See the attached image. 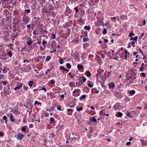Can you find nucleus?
Returning <instances> with one entry per match:
<instances>
[{"instance_id": "obj_49", "label": "nucleus", "mask_w": 147, "mask_h": 147, "mask_svg": "<svg viewBox=\"0 0 147 147\" xmlns=\"http://www.w3.org/2000/svg\"><path fill=\"white\" fill-rule=\"evenodd\" d=\"M141 75L143 77H145L146 76V74L144 73H142L141 74Z\"/></svg>"}, {"instance_id": "obj_27", "label": "nucleus", "mask_w": 147, "mask_h": 147, "mask_svg": "<svg viewBox=\"0 0 147 147\" xmlns=\"http://www.w3.org/2000/svg\"><path fill=\"white\" fill-rule=\"evenodd\" d=\"M74 9L76 11H75L76 13L77 14L78 13V11H79L78 9L76 7H75L74 8Z\"/></svg>"}, {"instance_id": "obj_62", "label": "nucleus", "mask_w": 147, "mask_h": 147, "mask_svg": "<svg viewBox=\"0 0 147 147\" xmlns=\"http://www.w3.org/2000/svg\"><path fill=\"white\" fill-rule=\"evenodd\" d=\"M57 109H58V110H61V108H60V107L59 106H58V107H57Z\"/></svg>"}, {"instance_id": "obj_60", "label": "nucleus", "mask_w": 147, "mask_h": 147, "mask_svg": "<svg viewBox=\"0 0 147 147\" xmlns=\"http://www.w3.org/2000/svg\"><path fill=\"white\" fill-rule=\"evenodd\" d=\"M141 142L142 143V145H144V142L145 141H144V140H141Z\"/></svg>"}, {"instance_id": "obj_33", "label": "nucleus", "mask_w": 147, "mask_h": 147, "mask_svg": "<svg viewBox=\"0 0 147 147\" xmlns=\"http://www.w3.org/2000/svg\"><path fill=\"white\" fill-rule=\"evenodd\" d=\"M127 116H129V117H132V115L129 113H127Z\"/></svg>"}, {"instance_id": "obj_23", "label": "nucleus", "mask_w": 147, "mask_h": 147, "mask_svg": "<svg viewBox=\"0 0 147 147\" xmlns=\"http://www.w3.org/2000/svg\"><path fill=\"white\" fill-rule=\"evenodd\" d=\"M103 30H104L103 32V33L104 34H105L107 32V30L106 28H104Z\"/></svg>"}, {"instance_id": "obj_53", "label": "nucleus", "mask_w": 147, "mask_h": 147, "mask_svg": "<svg viewBox=\"0 0 147 147\" xmlns=\"http://www.w3.org/2000/svg\"><path fill=\"white\" fill-rule=\"evenodd\" d=\"M143 68H144V67H142L140 68V70L141 71H144Z\"/></svg>"}, {"instance_id": "obj_6", "label": "nucleus", "mask_w": 147, "mask_h": 147, "mask_svg": "<svg viewBox=\"0 0 147 147\" xmlns=\"http://www.w3.org/2000/svg\"><path fill=\"white\" fill-rule=\"evenodd\" d=\"M104 72V71L103 70H102L100 69H98V73L100 75L102 74Z\"/></svg>"}, {"instance_id": "obj_25", "label": "nucleus", "mask_w": 147, "mask_h": 147, "mask_svg": "<svg viewBox=\"0 0 147 147\" xmlns=\"http://www.w3.org/2000/svg\"><path fill=\"white\" fill-rule=\"evenodd\" d=\"M88 40V38H84L83 39V41L84 42H85Z\"/></svg>"}, {"instance_id": "obj_55", "label": "nucleus", "mask_w": 147, "mask_h": 147, "mask_svg": "<svg viewBox=\"0 0 147 147\" xmlns=\"http://www.w3.org/2000/svg\"><path fill=\"white\" fill-rule=\"evenodd\" d=\"M27 27L28 28H31V26L30 24H29L27 25Z\"/></svg>"}, {"instance_id": "obj_54", "label": "nucleus", "mask_w": 147, "mask_h": 147, "mask_svg": "<svg viewBox=\"0 0 147 147\" xmlns=\"http://www.w3.org/2000/svg\"><path fill=\"white\" fill-rule=\"evenodd\" d=\"M147 144V142L146 141H145L144 142V145H142L143 146H146Z\"/></svg>"}, {"instance_id": "obj_50", "label": "nucleus", "mask_w": 147, "mask_h": 147, "mask_svg": "<svg viewBox=\"0 0 147 147\" xmlns=\"http://www.w3.org/2000/svg\"><path fill=\"white\" fill-rule=\"evenodd\" d=\"M86 80V78L85 77L83 78L82 80L84 82H85Z\"/></svg>"}, {"instance_id": "obj_10", "label": "nucleus", "mask_w": 147, "mask_h": 147, "mask_svg": "<svg viewBox=\"0 0 147 147\" xmlns=\"http://www.w3.org/2000/svg\"><path fill=\"white\" fill-rule=\"evenodd\" d=\"M77 68L78 69L80 70L83 68V66L81 65L78 64L77 65Z\"/></svg>"}, {"instance_id": "obj_15", "label": "nucleus", "mask_w": 147, "mask_h": 147, "mask_svg": "<svg viewBox=\"0 0 147 147\" xmlns=\"http://www.w3.org/2000/svg\"><path fill=\"white\" fill-rule=\"evenodd\" d=\"M71 103L72 104V105H70V107L71 108L74 107L75 105V103H74L73 102H71Z\"/></svg>"}, {"instance_id": "obj_43", "label": "nucleus", "mask_w": 147, "mask_h": 147, "mask_svg": "<svg viewBox=\"0 0 147 147\" xmlns=\"http://www.w3.org/2000/svg\"><path fill=\"white\" fill-rule=\"evenodd\" d=\"M25 128L24 127H22L21 128V130L23 131H24L25 130Z\"/></svg>"}, {"instance_id": "obj_35", "label": "nucleus", "mask_w": 147, "mask_h": 147, "mask_svg": "<svg viewBox=\"0 0 147 147\" xmlns=\"http://www.w3.org/2000/svg\"><path fill=\"white\" fill-rule=\"evenodd\" d=\"M2 71H3V73L7 72V71L5 67L3 69Z\"/></svg>"}, {"instance_id": "obj_26", "label": "nucleus", "mask_w": 147, "mask_h": 147, "mask_svg": "<svg viewBox=\"0 0 147 147\" xmlns=\"http://www.w3.org/2000/svg\"><path fill=\"white\" fill-rule=\"evenodd\" d=\"M117 114L118 116L119 117H121L122 115V114L120 112H118Z\"/></svg>"}, {"instance_id": "obj_42", "label": "nucleus", "mask_w": 147, "mask_h": 147, "mask_svg": "<svg viewBox=\"0 0 147 147\" xmlns=\"http://www.w3.org/2000/svg\"><path fill=\"white\" fill-rule=\"evenodd\" d=\"M3 78V75L1 74H0V79H2Z\"/></svg>"}, {"instance_id": "obj_47", "label": "nucleus", "mask_w": 147, "mask_h": 147, "mask_svg": "<svg viewBox=\"0 0 147 147\" xmlns=\"http://www.w3.org/2000/svg\"><path fill=\"white\" fill-rule=\"evenodd\" d=\"M33 127V125L32 124H30L29 125V127L30 128H32Z\"/></svg>"}, {"instance_id": "obj_56", "label": "nucleus", "mask_w": 147, "mask_h": 147, "mask_svg": "<svg viewBox=\"0 0 147 147\" xmlns=\"http://www.w3.org/2000/svg\"><path fill=\"white\" fill-rule=\"evenodd\" d=\"M101 56L103 58H104L105 57V55L103 54H102L101 55Z\"/></svg>"}, {"instance_id": "obj_41", "label": "nucleus", "mask_w": 147, "mask_h": 147, "mask_svg": "<svg viewBox=\"0 0 147 147\" xmlns=\"http://www.w3.org/2000/svg\"><path fill=\"white\" fill-rule=\"evenodd\" d=\"M3 119L5 120H7V117L5 116H4L3 118Z\"/></svg>"}, {"instance_id": "obj_28", "label": "nucleus", "mask_w": 147, "mask_h": 147, "mask_svg": "<svg viewBox=\"0 0 147 147\" xmlns=\"http://www.w3.org/2000/svg\"><path fill=\"white\" fill-rule=\"evenodd\" d=\"M50 121L51 123H53L55 121V119L51 117L50 118Z\"/></svg>"}, {"instance_id": "obj_2", "label": "nucleus", "mask_w": 147, "mask_h": 147, "mask_svg": "<svg viewBox=\"0 0 147 147\" xmlns=\"http://www.w3.org/2000/svg\"><path fill=\"white\" fill-rule=\"evenodd\" d=\"M22 20L25 24H27L29 22L30 19L28 16H25L23 17Z\"/></svg>"}, {"instance_id": "obj_38", "label": "nucleus", "mask_w": 147, "mask_h": 147, "mask_svg": "<svg viewBox=\"0 0 147 147\" xmlns=\"http://www.w3.org/2000/svg\"><path fill=\"white\" fill-rule=\"evenodd\" d=\"M138 36H135L134 38V40L136 41H137L138 40Z\"/></svg>"}, {"instance_id": "obj_12", "label": "nucleus", "mask_w": 147, "mask_h": 147, "mask_svg": "<svg viewBox=\"0 0 147 147\" xmlns=\"http://www.w3.org/2000/svg\"><path fill=\"white\" fill-rule=\"evenodd\" d=\"M135 43L134 41H132V42H129V44L131 45L133 47H134L135 46Z\"/></svg>"}, {"instance_id": "obj_18", "label": "nucleus", "mask_w": 147, "mask_h": 147, "mask_svg": "<svg viewBox=\"0 0 147 147\" xmlns=\"http://www.w3.org/2000/svg\"><path fill=\"white\" fill-rule=\"evenodd\" d=\"M129 93L130 94H134L135 93V91L134 90H131L129 92Z\"/></svg>"}, {"instance_id": "obj_40", "label": "nucleus", "mask_w": 147, "mask_h": 147, "mask_svg": "<svg viewBox=\"0 0 147 147\" xmlns=\"http://www.w3.org/2000/svg\"><path fill=\"white\" fill-rule=\"evenodd\" d=\"M8 53L9 55V56L10 57H11L12 56V54L11 52H8Z\"/></svg>"}, {"instance_id": "obj_36", "label": "nucleus", "mask_w": 147, "mask_h": 147, "mask_svg": "<svg viewBox=\"0 0 147 147\" xmlns=\"http://www.w3.org/2000/svg\"><path fill=\"white\" fill-rule=\"evenodd\" d=\"M59 69H63L64 70L65 67L63 66H60L59 67Z\"/></svg>"}, {"instance_id": "obj_13", "label": "nucleus", "mask_w": 147, "mask_h": 147, "mask_svg": "<svg viewBox=\"0 0 147 147\" xmlns=\"http://www.w3.org/2000/svg\"><path fill=\"white\" fill-rule=\"evenodd\" d=\"M51 57L50 56L48 55L47 56V58L45 59V61H49L50 59L51 58Z\"/></svg>"}, {"instance_id": "obj_24", "label": "nucleus", "mask_w": 147, "mask_h": 147, "mask_svg": "<svg viewBox=\"0 0 147 147\" xmlns=\"http://www.w3.org/2000/svg\"><path fill=\"white\" fill-rule=\"evenodd\" d=\"M83 108L82 107H80V108L77 107L76 109L77 111H80L82 110Z\"/></svg>"}, {"instance_id": "obj_4", "label": "nucleus", "mask_w": 147, "mask_h": 147, "mask_svg": "<svg viewBox=\"0 0 147 147\" xmlns=\"http://www.w3.org/2000/svg\"><path fill=\"white\" fill-rule=\"evenodd\" d=\"M28 39L29 40L27 41H26V42L28 45H31L32 43V40L31 38H29Z\"/></svg>"}, {"instance_id": "obj_37", "label": "nucleus", "mask_w": 147, "mask_h": 147, "mask_svg": "<svg viewBox=\"0 0 147 147\" xmlns=\"http://www.w3.org/2000/svg\"><path fill=\"white\" fill-rule=\"evenodd\" d=\"M130 78L132 79V77L131 76L128 77V78L126 79V80H127V81L129 80Z\"/></svg>"}, {"instance_id": "obj_29", "label": "nucleus", "mask_w": 147, "mask_h": 147, "mask_svg": "<svg viewBox=\"0 0 147 147\" xmlns=\"http://www.w3.org/2000/svg\"><path fill=\"white\" fill-rule=\"evenodd\" d=\"M74 84H73V82H70L69 84V86L71 87L73 86Z\"/></svg>"}, {"instance_id": "obj_30", "label": "nucleus", "mask_w": 147, "mask_h": 147, "mask_svg": "<svg viewBox=\"0 0 147 147\" xmlns=\"http://www.w3.org/2000/svg\"><path fill=\"white\" fill-rule=\"evenodd\" d=\"M134 34L132 32H131L130 33L129 35V37H131L132 36H134Z\"/></svg>"}, {"instance_id": "obj_32", "label": "nucleus", "mask_w": 147, "mask_h": 147, "mask_svg": "<svg viewBox=\"0 0 147 147\" xmlns=\"http://www.w3.org/2000/svg\"><path fill=\"white\" fill-rule=\"evenodd\" d=\"M59 63L60 64H62L63 62V60L61 58V59L59 61Z\"/></svg>"}, {"instance_id": "obj_1", "label": "nucleus", "mask_w": 147, "mask_h": 147, "mask_svg": "<svg viewBox=\"0 0 147 147\" xmlns=\"http://www.w3.org/2000/svg\"><path fill=\"white\" fill-rule=\"evenodd\" d=\"M24 137V136L22 134L20 133H18L16 135V134L15 136V137H16L18 140H21Z\"/></svg>"}, {"instance_id": "obj_9", "label": "nucleus", "mask_w": 147, "mask_h": 147, "mask_svg": "<svg viewBox=\"0 0 147 147\" xmlns=\"http://www.w3.org/2000/svg\"><path fill=\"white\" fill-rule=\"evenodd\" d=\"M109 73L108 72H107L106 73H105L104 76L105 78H107L109 76Z\"/></svg>"}, {"instance_id": "obj_22", "label": "nucleus", "mask_w": 147, "mask_h": 147, "mask_svg": "<svg viewBox=\"0 0 147 147\" xmlns=\"http://www.w3.org/2000/svg\"><path fill=\"white\" fill-rule=\"evenodd\" d=\"M66 65L67 67L68 68V69H70L71 67V65L69 63H66Z\"/></svg>"}, {"instance_id": "obj_45", "label": "nucleus", "mask_w": 147, "mask_h": 147, "mask_svg": "<svg viewBox=\"0 0 147 147\" xmlns=\"http://www.w3.org/2000/svg\"><path fill=\"white\" fill-rule=\"evenodd\" d=\"M139 50L140 52L142 54V55H144V53H143V51L140 49H139Z\"/></svg>"}, {"instance_id": "obj_57", "label": "nucleus", "mask_w": 147, "mask_h": 147, "mask_svg": "<svg viewBox=\"0 0 147 147\" xmlns=\"http://www.w3.org/2000/svg\"><path fill=\"white\" fill-rule=\"evenodd\" d=\"M2 83L4 85H5L6 84V83H7L6 82H5V81H3V82H2Z\"/></svg>"}, {"instance_id": "obj_48", "label": "nucleus", "mask_w": 147, "mask_h": 147, "mask_svg": "<svg viewBox=\"0 0 147 147\" xmlns=\"http://www.w3.org/2000/svg\"><path fill=\"white\" fill-rule=\"evenodd\" d=\"M41 90H44L45 91V92H46V91H47L46 89L45 88H42V89H41Z\"/></svg>"}, {"instance_id": "obj_3", "label": "nucleus", "mask_w": 147, "mask_h": 147, "mask_svg": "<svg viewBox=\"0 0 147 147\" xmlns=\"http://www.w3.org/2000/svg\"><path fill=\"white\" fill-rule=\"evenodd\" d=\"M109 86L110 88H114L115 87V84L113 82H111L109 84Z\"/></svg>"}, {"instance_id": "obj_58", "label": "nucleus", "mask_w": 147, "mask_h": 147, "mask_svg": "<svg viewBox=\"0 0 147 147\" xmlns=\"http://www.w3.org/2000/svg\"><path fill=\"white\" fill-rule=\"evenodd\" d=\"M133 139V138L132 137H131L129 139V140L130 141H131Z\"/></svg>"}, {"instance_id": "obj_16", "label": "nucleus", "mask_w": 147, "mask_h": 147, "mask_svg": "<svg viewBox=\"0 0 147 147\" xmlns=\"http://www.w3.org/2000/svg\"><path fill=\"white\" fill-rule=\"evenodd\" d=\"M84 29L85 30H89L90 29V27L89 26H85L84 27Z\"/></svg>"}, {"instance_id": "obj_11", "label": "nucleus", "mask_w": 147, "mask_h": 147, "mask_svg": "<svg viewBox=\"0 0 147 147\" xmlns=\"http://www.w3.org/2000/svg\"><path fill=\"white\" fill-rule=\"evenodd\" d=\"M33 82L32 81H30L28 83V85L30 87H31L32 86V84H33Z\"/></svg>"}, {"instance_id": "obj_8", "label": "nucleus", "mask_w": 147, "mask_h": 147, "mask_svg": "<svg viewBox=\"0 0 147 147\" xmlns=\"http://www.w3.org/2000/svg\"><path fill=\"white\" fill-rule=\"evenodd\" d=\"M119 103H117L115 105H114V108L116 110H117L119 109L118 107H119Z\"/></svg>"}, {"instance_id": "obj_39", "label": "nucleus", "mask_w": 147, "mask_h": 147, "mask_svg": "<svg viewBox=\"0 0 147 147\" xmlns=\"http://www.w3.org/2000/svg\"><path fill=\"white\" fill-rule=\"evenodd\" d=\"M56 36L55 34H53L52 35V38L53 39H54L55 38Z\"/></svg>"}, {"instance_id": "obj_52", "label": "nucleus", "mask_w": 147, "mask_h": 147, "mask_svg": "<svg viewBox=\"0 0 147 147\" xmlns=\"http://www.w3.org/2000/svg\"><path fill=\"white\" fill-rule=\"evenodd\" d=\"M35 104H40L41 103L38 102L37 100H36L35 102Z\"/></svg>"}, {"instance_id": "obj_59", "label": "nucleus", "mask_w": 147, "mask_h": 147, "mask_svg": "<svg viewBox=\"0 0 147 147\" xmlns=\"http://www.w3.org/2000/svg\"><path fill=\"white\" fill-rule=\"evenodd\" d=\"M90 132L91 133H92L94 132V130L92 128H91L90 129Z\"/></svg>"}, {"instance_id": "obj_63", "label": "nucleus", "mask_w": 147, "mask_h": 147, "mask_svg": "<svg viewBox=\"0 0 147 147\" xmlns=\"http://www.w3.org/2000/svg\"><path fill=\"white\" fill-rule=\"evenodd\" d=\"M67 111H68L72 112V110L71 109H67Z\"/></svg>"}, {"instance_id": "obj_31", "label": "nucleus", "mask_w": 147, "mask_h": 147, "mask_svg": "<svg viewBox=\"0 0 147 147\" xmlns=\"http://www.w3.org/2000/svg\"><path fill=\"white\" fill-rule=\"evenodd\" d=\"M93 84L91 83H89L88 84V86L89 87L92 88L93 86Z\"/></svg>"}, {"instance_id": "obj_44", "label": "nucleus", "mask_w": 147, "mask_h": 147, "mask_svg": "<svg viewBox=\"0 0 147 147\" xmlns=\"http://www.w3.org/2000/svg\"><path fill=\"white\" fill-rule=\"evenodd\" d=\"M50 82L51 84H53L54 83V80H51L50 81Z\"/></svg>"}, {"instance_id": "obj_46", "label": "nucleus", "mask_w": 147, "mask_h": 147, "mask_svg": "<svg viewBox=\"0 0 147 147\" xmlns=\"http://www.w3.org/2000/svg\"><path fill=\"white\" fill-rule=\"evenodd\" d=\"M131 142H128L126 143V145L127 146L131 144Z\"/></svg>"}, {"instance_id": "obj_14", "label": "nucleus", "mask_w": 147, "mask_h": 147, "mask_svg": "<svg viewBox=\"0 0 147 147\" xmlns=\"http://www.w3.org/2000/svg\"><path fill=\"white\" fill-rule=\"evenodd\" d=\"M10 119L11 121L12 122H13L14 121V117L12 115H10Z\"/></svg>"}, {"instance_id": "obj_5", "label": "nucleus", "mask_w": 147, "mask_h": 147, "mask_svg": "<svg viewBox=\"0 0 147 147\" xmlns=\"http://www.w3.org/2000/svg\"><path fill=\"white\" fill-rule=\"evenodd\" d=\"M23 84L22 83H20V85H19L17 86L15 88H14V90H16L18 89H19L21 88Z\"/></svg>"}, {"instance_id": "obj_19", "label": "nucleus", "mask_w": 147, "mask_h": 147, "mask_svg": "<svg viewBox=\"0 0 147 147\" xmlns=\"http://www.w3.org/2000/svg\"><path fill=\"white\" fill-rule=\"evenodd\" d=\"M100 114L101 115H105V113L104 112V111H101L100 112Z\"/></svg>"}, {"instance_id": "obj_34", "label": "nucleus", "mask_w": 147, "mask_h": 147, "mask_svg": "<svg viewBox=\"0 0 147 147\" xmlns=\"http://www.w3.org/2000/svg\"><path fill=\"white\" fill-rule=\"evenodd\" d=\"M25 11L28 13H29L30 12V9H26L25 10Z\"/></svg>"}, {"instance_id": "obj_7", "label": "nucleus", "mask_w": 147, "mask_h": 147, "mask_svg": "<svg viewBox=\"0 0 147 147\" xmlns=\"http://www.w3.org/2000/svg\"><path fill=\"white\" fill-rule=\"evenodd\" d=\"M86 74L88 77H89L91 76V74L90 71H87L86 72Z\"/></svg>"}, {"instance_id": "obj_20", "label": "nucleus", "mask_w": 147, "mask_h": 147, "mask_svg": "<svg viewBox=\"0 0 147 147\" xmlns=\"http://www.w3.org/2000/svg\"><path fill=\"white\" fill-rule=\"evenodd\" d=\"M47 43V42H46V41L45 40H43L42 45L44 46V47L45 48L46 47V46H45L44 45L45 44H46Z\"/></svg>"}, {"instance_id": "obj_64", "label": "nucleus", "mask_w": 147, "mask_h": 147, "mask_svg": "<svg viewBox=\"0 0 147 147\" xmlns=\"http://www.w3.org/2000/svg\"><path fill=\"white\" fill-rule=\"evenodd\" d=\"M104 41L105 42L107 43L109 41V40L107 39H105Z\"/></svg>"}, {"instance_id": "obj_51", "label": "nucleus", "mask_w": 147, "mask_h": 147, "mask_svg": "<svg viewBox=\"0 0 147 147\" xmlns=\"http://www.w3.org/2000/svg\"><path fill=\"white\" fill-rule=\"evenodd\" d=\"M56 51V49H54L53 51H50V52L51 53H52L53 52H55Z\"/></svg>"}, {"instance_id": "obj_17", "label": "nucleus", "mask_w": 147, "mask_h": 147, "mask_svg": "<svg viewBox=\"0 0 147 147\" xmlns=\"http://www.w3.org/2000/svg\"><path fill=\"white\" fill-rule=\"evenodd\" d=\"M86 96V95H83L80 97V100H81L84 99V98Z\"/></svg>"}, {"instance_id": "obj_21", "label": "nucleus", "mask_w": 147, "mask_h": 147, "mask_svg": "<svg viewBox=\"0 0 147 147\" xmlns=\"http://www.w3.org/2000/svg\"><path fill=\"white\" fill-rule=\"evenodd\" d=\"M92 120L93 122H96L97 121V119L94 116L92 117Z\"/></svg>"}, {"instance_id": "obj_61", "label": "nucleus", "mask_w": 147, "mask_h": 147, "mask_svg": "<svg viewBox=\"0 0 147 147\" xmlns=\"http://www.w3.org/2000/svg\"><path fill=\"white\" fill-rule=\"evenodd\" d=\"M3 136V133L2 132H0V136Z\"/></svg>"}]
</instances>
